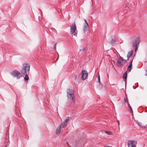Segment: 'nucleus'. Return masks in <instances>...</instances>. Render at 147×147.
Segmentation results:
<instances>
[{"label":"nucleus","mask_w":147,"mask_h":147,"mask_svg":"<svg viewBox=\"0 0 147 147\" xmlns=\"http://www.w3.org/2000/svg\"><path fill=\"white\" fill-rule=\"evenodd\" d=\"M68 121H69V119L67 117L65 119V120L63 122V123H64V124H65L66 123H67L68 122Z\"/></svg>","instance_id":"nucleus-16"},{"label":"nucleus","mask_w":147,"mask_h":147,"mask_svg":"<svg viewBox=\"0 0 147 147\" xmlns=\"http://www.w3.org/2000/svg\"><path fill=\"white\" fill-rule=\"evenodd\" d=\"M132 55V51H129L128 52V54L127 55V60H128L129 58L131 57Z\"/></svg>","instance_id":"nucleus-12"},{"label":"nucleus","mask_w":147,"mask_h":147,"mask_svg":"<svg viewBox=\"0 0 147 147\" xmlns=\"http://www.w3.org/2000/svg\"><path fill=\"white\" fill-rule=\"evenodd\" d=\"M98 81L99 83H100V76H98Z\"/></svg>","instance_id":"nucleus-18"},{"label":"nucleus","mask_w":147,"mask_h":147,"mask_svg":"<svg viewBox=\"0 0 147 147\" xmlns=\"http://www.w3.org/2000/svg\"><path fill=\"white\" fill-rule=\"evenodd\" d=\"M117 123H118V125H119V121H118V120H117Z\"/></svg>","instance_id":"nucleus-25"},{"label":"nucleus","mask_w":147,"mask_h":147,"mask_svg":"<svg viewBox=\"0 0 147 147\" xmlns=\"http://www.w3.org/2000/svg\"><path fill=\"white\" fill-rule=\"evenodd\" d=\"M11 75L14 77L18 79H19L22 76V75L20 72L16 70L12 71L11 72Z\"/></svg>","instance_id":"nucleus-5"},{"label":"nucleus","mask_w":147,"mask_h":147,"mask_svg":"<svg viewBox=\"0 0 147 147\" xmlns=\"http://www.w3.org/2000/svg\"><path fill=\"white\" fill-rule=\"evenodd\" d=\"M140 41V38L139 37L136 38L132 42V44L133 47L134 46H138L139 45Z\"/></svg>","instance_id":"nucleus-6"},{"label":"nucleus","mask_w":147,"mask_h":147,"mask_svg":"<svg viewBox=\"0 0 147 147\" xmlns=\"http://www.w3.org/2000/svg\"><path fill=\"white\" fill-rule=\"evenodd\" d=\"M84 21L85 22V23L84 25L83 31L84 33H85L89 30V27L88 23L86 20L84 19Z\"/></svg>","instance_id":"nucleus-8"},{"label":"nucleus","mask_w":147,"mask_h":147,"mask_svg":"<svg viewBox=\"0 0 147 147\" xmlns=\"http://www.w3.org/2000/svg\"><path fill=\"white\" fill-rule=\"evenodd\" d=\"M61 128L59 126L57 127L55 132L56 134H60L61 131Z\"/></svg>","instance_id":"nucleus-11"},{"label":"nucleus","mask_w":147,"mask_h":147,"mask_svg":"<svg viewBox=\"0 0 147 147\" xmlns=\"http://www.w3.org/2000/svg\"><path fill=\"white\" fill-rule=\"evenodd\" d=\"M65 124H64L63 123H61V125H59V127L61 128V127L63 128H64L65 127Z\"/></svg>","instance_id":"nucleus-15"},{"label":"nucleus","mask_w":147,"mask_h":147,"mask_svg":"<svg viewBox=\"0 0 147 147\" xmlns=\"http://www.w3.org/2000/svg\"><path fill=\"white\" fill-rule=\"evenodd\" d=\"M127 104L128 106L129 107H130V106H131L128 103V102H127Z\"/></svg>","instance_id":"nucleus-24"},{"label":"nucleus","mask_w":147,"mask_h":147,"mask_svg":"<svg viewBox=\"0 0 147 147\" xmlns=\"http://www.w3.org/2000/svg\"><path fill=\"white\" fill-rule=\"evenodd\" d=\"M30 67V65L29 63H24L21 69L22 73L23 74H29Z\"/></svg>","instance_id":"nucleus-1"},{"label":"nucleus","mask_w":147,"mask_h":147,"mask_svg":"<svg viewBox=\"0 0 147 147\" xmlns=\"http://www.w3.org/2000/svg\"><path fill=\"white\" fill-rule=\"evenodd\" d=\"M82 79L83 80H85L87 76L88 72L86 70H82Z\"/></svg>","instance_id":"nucleus-7"},{"label":"nucleus","mask_w":147,"mask_h":147,"mask_svg":"<svg viewBox=\"0 0 147 147\" xmlns=\"http://www.w3.org/2000/svg\"><path fill=\"white\" fill-rule=\"evenodd\" d=\"M130 109L131 110V112L132 113H133V110H132V107H131V106H130V107H129Z\"/></svg>","instance_id":"nucleus-21"},{"label":"nucleus","mask_w":147,"mask_h":147,"mask_svg":"<svg viewBox=\"0 0 147 147\" xmlns=\"http://www.w3.org/2000/svg\"><path fill=\"white\" fill-rule=\"evenodd\" d=\"M127 71H126L123 74V78L124 81L125 82H126L127 78Z\"/></svg>","instance_id":"nucleus-10"},{"label":"nucleus","mask_w":147,"mask_h":147,"mask_svg":"<svg viewBox=\"0 0 147 147\" xmlns=\"http://www.w3.org/2000/svg\"><path fill=\"white\" fill-rule=\"evenodd\" d=\"M126 61L121 57L120 56L117 61V65L119 67L123 66L125 64Z\"/></svg>","instance_id":"nucleus-3"},{"label":"nucleus","mask_w":147,"mask_h":147,"mask_svg":"<svg viewBox=\"0 0 147 147\" xmlns=\"http://www.w3.org/2000/svg\"><path fill=\"white\" fill-rule=\"evenodd\" d=\"M146 126H147V124L146 125Z\"/></svg>","instance_id":"nucleus-27"},{"label":"nucleus","mask_w":147,"mask_h":147,"mask_svg":"<svg viewBox=\"0 0 147 147\" xmlns=\"http://www.w3.org/2000/svg\"><path fill=\"white\" fill-rule=\"evenodd\" d=\"M105 132L107 133V134H109V135H111V132L109 131H105Z\"/></svg>","instance_id":"nucleus-17"},{"label":"nucleus","mask_w":147,"mask_h":147,"mask_svg":"<svg viewBox=\"0 0 147 147\" xmlns=\"http://www.w3.org/2000/svg\"><path fill=\"white\" fill-rule=\"evenodd\" d=\"M110 147V146H107V147Z\"/></svg>","instance_id":"nucleus-26"},{"label":"nucleus","mask_w":147,"mask_h":147,"mask_svg":"<svg viewBox=\"0 0 147 147\" xmlns=\"http://www.w3.org/2000/svg\"><path fill=\"white\" fill-rule=\"evenodd\" d=\"M124 101L125 102H127H127H128L127 100L125 98H124Z\"/></svg>","instance_id":"nucleus-20"},{"label":"nucleus","mask_w":147,"mask_h":147,"mask_svg":"<svg viewBox=\"0 0 147 147\" xmlns=\"http://www.w3.org/2000/svg\"><path fill=\"white\" fill-rule=\"evenodd\" d=\"M29 74H24V75H25V76L24 78V81L26 82H27L28 81V80H29V78L28 76V75Z\"/></svg>","instance_id":"nucleus-14"},{"label":"nucleus","mask_w":147,"mask_h":147,"mask_svg":"<svg viewBox=\"0 0 147 147\" xmlns=\"http://www.w3.org/2000/svg\"><path fill=\"white\" fill-rule=\"evenodd\" d=\"M134 47H135V51H136L138 49V46H134Z\"/></svg>","instance_id":"nucleus-19"},{"label":"nucleus","mask_w":147,"mask_h":147,"mask_svg":"<svg viewBox=\"0 0 147 147\" xmlns=\"http://www.w3.org/2000/svg\"><path fill=\"white\" fill-rule=\"evenodd\" d=\"M132 60L131 62L130 63H129V65H128V67H127V71H130L131 70V65H132Z\"/></svg>","instance_id":"nucleus-13"},{"label":"nucleus","mask_w":147,"mask_h":147,"mask_svg":"<svg viewBox=\"0 0 147 147\" xmlns=\"http://www.w3.org/2000/svg\"><path fill=\"white\" fill-rule=\"evenodd\" d=\"M70 32L72 36H77L78 30L75 23H73L70 26Z\"/></svg>","instance_id":"nucleus-2"},{"label":"nucleus","mask_w":147,"mask_h":147,"mask_svg":"<svg viewBox=\"0 0 147 147\" xmlns=\"http://www.w3.org/2000/svg\"><path fill=\"white\" fill-rule=\"evenodd\" d=\"M67 97L71 100L74 102H75L73 98L74 97V90L70 89H69L67 90Z\"/></svg>","instance_id":"nucleus-4"},{"label":"nucleus","mask_w":147,"mask_h":147,"mask_svg":"<svg viewBox=\"0 0 147 147\" xmlns=\"http://www.w3.org/2000/svg\"><path fill=\"white\" fill-rule=\"evenodd\" d=\"M129 143H128V147H129L131 145V147H135L137 143V141L133 140H129Z\"/></svg>","instance_id":"nucleus-9"},{"label":"nucleus","mask_w":147,"mask_h":147,"mask_svg":"<svg viewBox=\"0 0 147 147\" xmlns=\"http://www.w3.org/2000/svg\"><path fill=\"white\" fill-rule=\"evenodd\" d=\"M56 44H55L54 45V48L55 50H56Z\"/></svg>","instance_id":"nucleus-22"},{"label":"nucleus","mask_w":147,"mask_h":147,"mask_svg":"<svg viewBox=\"0 0 147 147\" xmlns=\"http://www.w3.org/2000/svg\"><path fill=\"white\" fill-rule=\"evenodd\" d=\"M146 73H145V75L147 76V70H146Z\"/></svg>","instance_id":"nucleus-23"}]
</instances>
